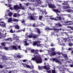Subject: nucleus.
<instances>
[{
    "label": "nucleus",
    "mask_w": 73,
    "mask_h": 73,
    "mask_svg": "<svg viewBox=\"0 0 73 73\" xmlns=\"http://www.w3.org/2000/svg\"><path fill=\"white\" fill-rule=\"evenodd\" d=\"M69 8V7L68 6H64L63 7V9H68Z\"/></svg>",
    "instance_id": "bb28decb"
},
{
    "label": "nucleus",
    "mask_w": 73,
    "mask_h": 73,
    "mask_svg": "<svg viewBox=\"0 0 73 73\" xmlns=\"http://www.w3.org/2000/svg\"><path fill=\"white\" fill-rule=\"evenodd\" d=\"M56 54V53L55 52H51V54H50V56H55Z\"/></svg>",
    "instance_id": "dca6fc26"
},
{
    "label": "nucleus",
    "mask_w": 73,
    "mask_h": 73,
    "mask_svg": "<svg viewBox=\"0 0 73 73\" xmlns=\"http://www.w3.org/2000/svg\"><path fill=\"white\" fill-rule=\"evenodd\" d=\"M56 25L57 27H62V25L61 24H60V23H59L56 24Z\"/></svg>",
    "instance_id": "4be33fe9"
},
{
    "label": "nucleus",
    "mask_w": 73,
    "mask_h": 73,
    "mask_svg": "<svg viewBox=\"0 0 73 73\" xmlns=\"http://www.w3.org/2000/svg\"><path fill=\"white\" fill-rule=\"evenodd\" d=\"M36 1H37V4L38 5H40V4H41V1L40 0H36Z\"/></svg>",
    "instance_id": "9d476101"
},
{
    "label": "nucleus",
    "mask_w": 73,
    "mask_h": 73,
    "mask_svg": "<svg viewBox=\"0 0 73 73\" xmlns=\"http://www.w3.org/2000/svg\"><path fill=\"white\" fill-rule=\"evenodd\" d=\"M52 60L53 61H55L56 62H58L59 63H61V62H60L59 60H58L57 58H54L52 59Z\"/></svg>",
    "instance_id": "423d86ee"
},
{
    "label": "nucleus",
    "mask_w": 73,
    "mask_h": 73,
    "mask_svg": "<svg viewBox=\"0 0 73 73\" xmlns=\"http://www.w3.org/2000/svg\"><path fill=\"white\" fill-rule=\"evenodd\" d=\"M36 58L35 57L32 58L31 60H33V61H36Z\"/></svg>",
    "instance_id": "c756f323"
},
{
    "label": "nucleus",
    "mask_w": 73,
    "mask_h": 73,
    "mask_svg": "<svg viewBox=\"0 0 73 73\" xmlns=\"http://www.w3.org/2000/svg\"><path fill=\"white\" fill-rule=\"evenodd\" d=\"M8 6L9 7H10V8H11V5H8Z\"/></svg>",
    "instance_id": "680f3d73"
},
{
    "label": "nucleus",
    "mask_w": 73,
    "mask_h": 73,
    "mask_svg": "<svg viewBox=\"0 0 73 73\" xmlns=\"http://www.w3.org/2000/svg\"><path fill=\"white\" fill-rule=\"evenodd\" d=\"M15 28L16 29H20V27L18 25H16L14 26Z\"/></svg>",
    "instance_id": "4468645a"
},
{
    "label": "nucleus",
    "mask_w": 73,
    "mask_h": 73,
    "mask_svg": "<svg viewBox=\"0 0 73 73\" xmlns=\"http://www.w3.org/2000/svg\"><path fill=\"white\" fill-rule=\"evenodd\" d=\"M72 48H69L68 49V50H72Z\"/></svg>",
    "instance_id": "0e129e2a"
},
{
    "label": "nucleus",
    "mask_w": 73,
    "mask_h": 73,
    "mask_svg": "<svg viewBox=\"0 0 73 73\" xmlns=\"http://www.w3.org/2000/svg\"><path fill=\"white\" fill-rule=\"evenodd\" d=\"M26 68H30V66H29L28 64H26Z\"/></svg>",
    "instance_id": "58836bf2"
},
{
    "label": "nucleus",
    "mask_w": 73,
    "mask_h": 73,
    "mask_svg": "<svg viewBox=\"0 0 73 73\" xmlns=\"http://www.w3.org/2000/svg\"><path fill=\"white\" fill-rule=\"evenodd\" d=\"M36 31L37 32L38 34L40 35L41 34V32H40V30L39 29H36Z\"/></svg>",
    "instance_id": "aec40b11"
},
{
    "label": "nucleus",
    "mask_w": 73,
    "mask_h": 73,
    "mask_svg": "<svg viewBox=\"0 0 73 73\" xmlns=\"http://www.w3.org/2000/svg\"><path fill=\"white\" fill-rule=\"evenodd\" d=\"M13 18H9L8 20V23H12L13 22Z\"/></svg>",
    "instance_id": "6e6552de"
},
{
    "label": "nucleus",
    "mask_w": 73,
    "mask_h": 73,
    "mask_svg": "<svg viewBox=\"0 0 73 73\" xmlns=\"http://www.w3.org/2000/svg\"><path fill=\"white\" fill-rule=\"evenodd\" d=\"M34 68V67L33 66H30V69H33Z\"/></svg>",
    "instance_id": "c03bdc74"
},
{
    "label": "nucleus",
    "mask_w": 73,
    "mask_h": 73,
    "mask_svg": "<svg viewBox=\"0 0 73 73\" xmlns=\"http://www.w3.org/2000/svg\"><path fill=\"white\" fill-rule=\"evenodd\" d=\"M10 33H13V31L12 29H11L10 30Z\"/></svg>",
    "instance_id": "a18cd8bd"
},
{
    "label": "nucleus",
    "mask_w": 73,
    "mask_h": 73,
    "mask_svg": "<svg viewBox=\"0 0 73 73\" xmlns=\"http://www.w3.org/2000/svg\"><path fill=\"white\" fill-rule=\"evenodd\" d=\"M52 11L55 12H56L57 13H59L60 12V11L59 9H53Z\"/></svg>",
    "instance_id": "0eeeda50"
},
{
    "label": "nucleus",
    "mask_w": 73,
    "mask_h": 73,
    "mask_svg": "<svg viewBox=\"0 0 73 73\" xmlns=\"http://www.w3.org/2000/svg\"><path fill=\"white\" fill-rule=\"evenodd\" d=\"M51 46H54V44L53 43H52L50 45Z\"/></svg>",
    "instance_id": "3c124183"
},
{
    "label": "nucleus",
    "mask_w": 73,
    "mask_h": 73,
    "mask_svg": "<svg viewBox=\"0 0 73 73\" xmlns=\"http://www.w3.org/2000/svg\"><path fill=\"white\" fill-rule=\"evenodd\" d=\"M8 1V3H11L12 2V0H7Z\"/></svg>",
    "instance_id": "37998d69"
},
{
    "label": "nucleus",
    "mask_w": 73,
    "mask_h": 73,
    "mask_svg": "<svg viewBox=\"0 0 73 73\" xmlns=\"http://www.w3.org/2000/svg\"><path fill=\"white\" fill-rule=\"evenodd\" d=\"M3 68V66L2 65L0 64V68Z\"/></svg>",
    "instance_id": "bf43d9fd"
},
{
    "label": "nucleus",
    "mask_w": 73,
    "mask_h": 73,
    "mask_svg": "<svg viewBox=\"0 0 73 73\" xmlns=\"http://www.w3.org/2000/svg\"><path fill=\"white\" fill-rule=\"evenodd\" d=\"M60 71L61 72H65V69L64 68H63V70H60Z\"/></svg>",
    "instance_id": "6e6d98bb"
},
{
    "label": "nucleus",
    "mask_w": 73,
    "mask_h": 73,
    "mask_svg": "<svg viewBox=\"0 0 73 73\" xmlns=\"http://www.w3.org/2000/svg\"><path fill=\"white\" fill-rule=\"evenodd\" d=\"M62 56L64 58H67V57H68V56H67V55H66V54H63Z\"/></svg>",
    "instance_id": "7c9ffc66"
},
{
    "label": "nucleus",
    "mask_w": 73,
    "mask_h": 73,
    "mask_svg": "<svg viewBox=\"0 0 73 73\" xmlns=\"http://www.w3.org/2000/svg\"><path fill=\"white\" fill-rule=\"evenodd\" d=\"M58 19H57L56 18H54V20H55V21H58Z\"/></svg>",
    "instance_id": "338daca9"
},
{
    "label": "nucleus",
    "mask_w": 73,
    "mask_h": 73,
    "mask_svg": "<svg viewBox=\"0 0 73 73\" xmlns=\"http://www.w3.org/2000/svg\"><path fill=\"white\" fill-rule=\"evenodd\" d=\"M15 39L16 40V41H19V37L17 36H16L15 38Z\"/></svg>",
    "instance_id": "4c0bfd02"
},
{
    "label": "nucleus",
    "mask_w": 73,
    "mask_h": 73,
    "mask_svg": "<svg viewBox=\"0 0 73 73\" xmlns=\"http://www.w3.org/2000/svg\"><path fill=\"white\" fill-rule=\"evenodd\" d=\"M68 45L70 46H73V44L72 43H69L68 44Z\"/></svg>",
    "instance_id": "473e14b6"
},
{
    "label": "nucleus",
    "mask_w": 73,
    "mask_h": 73,
    "mask_svg": "<svg viewBox=\"0 0 73 73\" xmlns=\"http://www.w3.org/2000/svg\"><path fill=\"white\" fill-rule=\"evenodd\" d=\"M54 35V32H52L51 33V35Z\"/></svg>",
    "instance_id": "864d4df0"
},
{
    "label": "nucleus",
    "mask_w": 73,
    "mask_h": 73,
    "mask_svg": "<svg viewBox=\"0 0 73 73\" xmlns=\"http://www.w3.org/2000/svg\"><path fill=\"white\" fill-rule=\"evenodd\" d=\"M22 61H23V62H26V61H27V60H26V59L23 60Z\"/></svg>",
    "instance_id": "13d9d810"
},
{
    "label": "nucleus",
    "mask_w": 73,
    "mask_h": 73,
    "mask_svg": "<svg viewBox=\"0 0 73 73\" xmlns=\"http://www.w3.org/2000/svg\"><path fill=\"white\" fill-rule=\"evenodd\" d=\"M43 68L45 69H46V70H49L50 69V68L46 67V66H43Z\"/></svg>",
    "instance_id": "b1692460"
},
{
    "label": "nucleus",
    "mask_w": 73,
    "mask_h": 73,
    "mask_svg": "<svg viewBox=\"0 0 73 73\" xmlns=\"http://www.w3.org/2000/svg\"><path fill=\"white\" fill-rule=\"evenodd\" d=\"M73 10H72V9H68L66 10V12H73Z\"/></svg>",
    "instance_id": "6ab92c4d"
},
{
    "label": "nucleus",
    "mask_w": 73,
    "mask_h": 73,
    "mask_svg": "<svg viewBox=\"0 0 73 73\" xmlns=\"http://www.w3.org/2000/svg\"><path fill=\"white\" fill-rule=\"evenodd\" d=\"M32 26L33 27H36V24H33Z\"/></svg>",
    "instance_id": "5fc2aeb1"
},
{
    "label": "nucleus",
    "mask_w": 73,
    "mask_h": 73,
    "mask_svg": "<svg viewBox=\"0 0 73 73\" xmlns=\"http://www.w3.org/2000/svg\"><path fill=\"white\" fill-rule=\"evenodd\" d=\"M13 21L14 22H18L19 20L16 19H13Z\"/></svg>",
    "instance_id": "a878e982"
},
{
    "label": "nucleus",
    "mask_w": 73,
    "mask_h": 73,
    "mask_svg": "<svg viewBox=\"0 0 73 73\" xmlns=\"http://www.w3.org/2000/svg\"><path fill=\"white\" fill-rule=\"evenodd\" d=\"M12 48H13V50H18L19 49V50H21V46L20 45H19L18 47V48H17V46L15 45H13L12 46Z\"/></svg>",
    "instance_id": "f257e3e1"
},
{
    "label": "nucleus",
    "mask_w": 73,
    "mask_h": 73,
    "mask_svg": "<svg viewBox=\"0 0 73 73\" xmlns=\"http://www.w3.org/2000/svg\"><path fill=\"white\" fill-rule=\"evenodd\" d=\"M44 13H45V15H47V12H46V11H45L44 12Z\"/></svg>",
    "instance_id": "69168bd1"
},
{
    "label": "nucleus",
    "mask_w": 73,
    "mask_h": 73,
    "mask_svg": "<svg viewBox=\"0 0 73 73\" xmlns=\"http://www.w3.org/2000/svg\"><path fill=\"white\" fill-rule=\"evenodd\" d=\"M21 23H25V21H24V20H23V21H21Z\"/></svg>",
    "instance_id": "e2e57ef3"
},
{
    "label": "nucleus",
    "mask_w": 73,
    "mask_h": 73,
    "mask_svg": "<svg viewBox=\"0 0 73 73\" xmlns=\"http://www.w3.org/2000/svg\"><path fill=\"white\" fill-rule=\"evenodd\" d=\"M1 44L2 46H5V43L4 42H2L1 43Z\"/></svg>",
    "instance_id": "2f4dec72"
},
{
    "label": "nucleus",
    "mask_w": 73,
    "mask_h": 73,
    "mask_svg": "<svg viewBox=\"0 0 73 73\" xmlns=\"http://www.w3.org/2000/svg\"><path fill=\"white\" fill-rule=\"evenodd\" d=\"M35 62L37 64L41 63V62H42V59H41V58H36Z\"/></svg>",
    "instance_id": "f03ea898"
},
{
    "label": "nucleus",
    "mask_w": 73,
    "mask_h": 73,
    "mask_svg": "<svg viewBox=\"0 0 73 73\" xmlns=\"http://www.w3.org/2000/svg\"><path fill=\"white\" fill-rule=\"evenodd\" d=\"M5 41H12V38H7V39H5Z\"/></svg>",
    "instance_id": "f8f14e48"
},
{
    "label": "nucleus",
    "mask_w": 73,
    "mask_h": 73,
    "mask_svg": "<svg viewBox=\"0 0 73 73\" xmlns=\"http://www.w3.org/2000/svg\"><path fill=\"white\" fill-rule=\"evenodd\" d=\"M53 30L54 31L56 32H58V31H60V30H59V29H56L55 28H53Z\"/></svg>",
    "instance_id": "393cba45"
},
{
    "label": "nucleus",
    "mask_w": 73,
    "mask_h": 73,
    "mask_svg": "<svg viewBox=\"0 0 73 73\" xmlns=\"http://www.w3.org/2000/svg\"><path fill=\"white\" fill-rule=\"evenodd\" d=\"M33 45H37V41L33 42Z\"/></svg>",
    "instance_id": "c9c22d12"
},
{
    "label": "nucleus",
    "mask_w": 73,
    "mask_h": 73,
    "mask_svg": "<svg viewBox=\"0 0 73 73\" xmlns=\"http://www.w3.org/2000/svg\"><path fill=\"white\" fill-rule=\"evenodd\" d=\"M17 58H21V56L20 55H17Z\"/></svg>",
    "instance_id": "72a5a7b5"
},
{
    "label": "nucleus",
    "mask_w": 73,
    "mask_h": 73,
    "mask_svg": "<svg viewBox=\"0 0 73 73\" xmlns=\"http://www.w3.org/2000/svg\"><path fill=\"white\" fill-rule=\"evenodd\" d=\"M38 50L36 49L35 50L34 49L31 50V53H34V52H35V54H38Z\"/></svg>",
    "instance_id": "7ed1b4c3"
},
{
    "label": "nucleus",
    "mask_w": 73,
    "mask_h": 73,
    "mask_svg": "<svg viewBox=\"0 0 73 73\" xmlns=\"http://www.w3.org/2000/svg\"><path fill=\"white\" fill-rule=\"evenodd\" d=\"M19 7L20 8L19 9H23V10H24L25 9V8H24V7H22V5L21 4H19Z\"/></svg>",
    "instance_id": "2eb2a0df"
},
{
    "label": "nucleus",
    "mask_w": 73,
    "mask_h": 73,
    "mask_svg": "<svg viewBox=\"0 0 73 73\" xmlns=\"http://www.w3.org/2000/svg\"><path fill=\"white\" fill-rule=\"evenodd\" d=\"M21 32V30H19L17 31V32Z\"/></svg>",
    "instance_id": "4d7b16f0"
},
{
    "label": "nucleus",
    "mask_w": 73,
    "mask_h": 73,
    "mask_svg": "<svg viewBox=\"0 0 73 73\" xmlns=\"http://www.w3.org/2000/svg\"><path fill=\"white\" fill-rule=\"evenodd\" d=\"M56 54H58L59 55H61V53L59 52H56Z\"/></svg>",
    "instance_id": "8fccbe9b"
},
{
    "label": "nucleus",
    "mask_w": 73,
    "mask_h": 73,
    "mask_svg": "<svg viewBox=\"0 0 73 73\" xmlns=\"http://www.w3.org/2000/svg\"><path fill=\"white\" fill-rule=\"evenodd\" d=\"M63 5H68V3H63Z\"/></svg>",
    "instance_id": "79ce46f5"
},
{
    "label": "nucleus",
    "mask_w": 73,
    "mask_h": 73,
    "mask_svg": "<svg viewBox=\"0 0 73 73\" xmlns=\"http://www.w3.org/2000/svg\"><path fill=\"white\" fill-rule=\"evenodd\" d=\"M14 8L16 11H17L18 9H19L20 8V6H18V5H16L14 6Z\"/></svg>",
    "instance_id": "20e7f679"
},
{
    "label": "nucleus",
    "mask_w": 73,
    "mask_h": 73,
    "mask_svg": "<svg viewBox=\"0 0 73 73\" xmlns=\"http://www.w3.org/2000/svg\"><path fill=\"white\" fill-rule=\"evenodd\" d=\"M38 37V36L36 35L35 34H33L32 35V38H34V39H35L36 38H37V37Z\"/></svg>",
    "instance_id": "9b49d317"
},
{
    "label": "nucleus",
    "mask_w": 73,
    "mask_h": 73,
    "mask_svg": "<svg viewBox=\"0 0 73 73\" xmlns=\"http://www.w3.org/2000/svg\"><path fill=\"white\" fill-rule=\"evenodd\" d=\"M39 52H43V50H40Z\"/></svg>",
    "instance_id": "774afa93"
},
{
    "label": "nucleus",
    "mask_w": 73,
    "mask_h": 73,
    "mask_svg": "<svg viewBox=\"0 0 73 73\" xmlns=\"http://www.w3.org/2000/svg\"><path fill=\"white\" fill-rule=\"evenodd\" d=\"M29 17H30V19L31 20H35V18H34V17L32 15L30 16Z\"/></svg>",
    "instance_id": "f3484780"
},
{
    "label": "nucleus",
    "mask_w": 73,
    "mask_h": 73,
    "mask_svg": "<svg viewBox=\"0 0 73 73\" xmlns=\"http://www.w3.org/2000/svg\"><path fill=\"white\" fill-rule=\"evenodd\" d=\"M47 72H48V73H51V70L47 71Z\"/></svg>",
    "instance_id": "49530a36"
},
{
    "label": "nucleus",
    "mask_w": 73,
    "mask_h": 73,
    "mask_svg": "<svg viewBox=\"0 0 73 73\" xmlns=\"http://www.w3.org/2000/svg\"><path fill=\"white\" fill-rule=\"evenodd\" d=\"M48 7L50 8H56V7L53 5L52 4H48Z\"/></svg>",
    "instance_id": "39448f33"
},
{
    "label": "nucleus",
    "mask_w": 73,
    "mask_h": 73,
    "mask_svg": "<svg viewBox=\"0 0 73 73\" xmlns=\"http://www.w3.org/2000/svg\"><path fill=\"white\" fill-rule=\"evenodd\" d=\"M72 23V21H66V23Z\"/></svg>",
    "instance_id": "de8ad7c7"
},
{
    "label": "nucleus",
    "mask_w": 73,
    "mask_h": 73,
    "mask_svg": "<svg viewBox=\"0 0 73 73\" xmlns=\"http://www.w3.org/2000/svg\"><path fill=\"white\" fill-rule=\"evenodd\" d=\"M52 70V73H56V71L55 70Z\"/></svg>",
    "instance_id": "a19ab883"
},
{
    "label": "nucleus",
    "mask_w": 73,
    "mask_h": 73,
    "mask_svg": "<svg viewBox=\"0 0 73 73\" xmlns=\"http://www.w3.org/2000/svg\"><path fill=\"white\" fill-rule=\"evenodd\" d=\"M41 42L39 41H36V45L38 46H41V44H40Z\"/></svg>",
    "instance_id": "a211bd4d"
},
{
    "label": "nucleus",
    "mask_w": 73,
    "mask_h": 73,
    "mask_svg": "<svg viewBox=\"0 0 73 73\" xmlns=\"http://www.w3.org/2000/svg\"><path fill=\"white\" fill-rule=\"evenodd\" d=\"M4 24H2L1 25V24L0 23V25L1 26V27H5V24L3 23Z\"/></svg>",
    "instance_id": "cd10ccee"
},
{
    "label": "nucleus",
    "mask_w": 73,
    "mask_h": 73,
    "mask_svg": "<svg viewBox=\"0 0 73 73\" xmlns=\"http://www.w3.org/2000/svg\"><path fill=\"white\" fill-rule=\"evenodd\" d=\"M12 15H13V13H10L8 14V16H11Z\"/></svg>",
    "instance_id": "f704fd0d"
},
{
    "label": "nucleus",
    "mask_w": 73,
    "mask_h": 73,
    "mask_svg": "<svg viewBox=\"0 0 73 73\" xmlns=\"http://www.w3.org/2000/svg\"><path fill=\"white\" fill-rule=\"evenodd\" d=\"M20 15L19 14L17 13H15L13 15V17H18V16H20Z\"/></svg>",
    "instance_id": "1a4fd4ad"
},
{
    "label": "nucleus",
    "mask_w": 73,
    "mask_h": 73,
    "mask_svg": "<svg viewBox=\"0 0 73 73\" xmlns=\"http://www.w3.org/2000/svg\"><path fill=\"white\" fill-rule=\"evenodd\" d=\"M51 49V50H52V51H54V50H55V48H52Z\"/></svg>",
    "instance_id": "603ef678"
},
{
    "label": "nucleus",
    "mask_w": 73,
    "mask_h": 73,
    "mask_svg": "<svg viewBox=\"0 0 73 73\" xmlns=\"http://www.w3.org/2000/svg\"><path fill=\"white\" fill-rule=\"evenodd\" d=\"M9 50H13V48H12V46H11L9 48Z\"/></svg>",
    "instance_id": "e433bc0d"
},
{
    "label": "nucleus",
    "mask_w": 73,
    "mask_h": 73,
    "mask_svg": "<svg viewBox=\"0 0 73 73\" xmlns=\"http://www.w3.org/2000/svg\"><path fill=\"white\" fill-rule=\"evenodd\" d=\"M4 49H5V50H9V48H8V47H5V48H4Z\"/></svg>",
    "instance_id": "09e8293b"
},
{
    "label": "nucleus",
    "mask_w": 73,
    "mask_h": 73,
    "mask_svg": "<svg viewBox=\"0 0 73 73\" xmlns=\"http://www.w3.org/2000/svg\"><path fill=\"white\" fill-rule=\"evenodd\" d=\"M50 19H51V20H54V18H50Z\"/></svg>",
    "instance_id": "052dcab7"
},
{
    "label": "nucleus",
    "mask_w": 73,
    "mask_h": 73,
    "mask_svg": "<svg viewBox=\"0 0 73 73\" xmlns=\"http://www.w3.org/2000/svg\"><path fill=\"white\" fill-rule=\"evenodd\" d=\"M42 16H40L39 17V19L40 20H41L42 19Z\"/></svg>",
    "instance_id": "ea45409f"
},
{
    "label": "nucleus",
    "mask_w": 73,
    "mask_h": 73,
    "mask_svg": "<svg viewBox=\"0 0 73 73\" xmlns=\"http://www.w3.org/2000/svg\"><path fill=\"white\" fill-rule=\"evenodd\" d=\"M25 40H26L24 41V42L25 43V45L26 46H27V45H29V44L28 43H27V39H25Z\"/></svg>",
    "instance_id": "5701e85b"
},
{
    "label": "nucleus",
    "mask_w": 73,
    "mask_h": 73,
    "mask_svg": "<svg viewBox=\"0 0 73 73\" xmlns=\"http://www.w3.org/2000/svg\"><path fill=\"white\" fill-rule=\"evenodd\" d=\"M56 18H58V19L59 20H60V21H61V20H64V18H61V17H56Z\"/></svg>",
    "instance_id": "ddd939ff"
},
{
    "label": "nucleus",
    "mask_w": 73,
    "mask_h": 73,
    "mask_svg": "<svg viewBox=\"0 0 73 73\" xmlns=\"http://www.w3.org/2000/svg\"><path fill=\"white\" fill-rule=\"evenodd\" d=\"M32 35H29L28 36H27V37H28L29 38H32Z\"/></svg>",
    "instance_id": "c85d7f7f"
},
{
    "label": "nucleus",
    "mask_w": 73,
    "mask_h": 73,
    "mask_svg": "<svg viewBox=\"0 0 73 73\" xmlns=\"http://www.w3.org/2000/svg\"><path fill=\"white\" fill-rule=\"evenodd\" d=\"M45 30H46V31H52L53 30V29H52L51 28H49L48 27H47V28H46L45 29Z\"/></svg>",
    "instance_id": "412c9836"
}]
</instances>
